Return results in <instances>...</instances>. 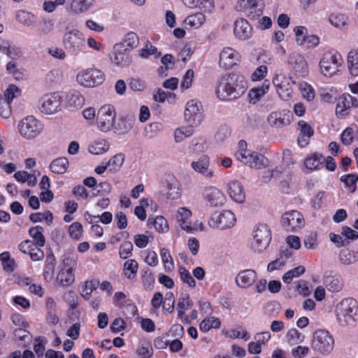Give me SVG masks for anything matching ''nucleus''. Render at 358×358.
Returning a JSON list of instances; mask_svg holds the SVG:
<instances>
[{
	"label": "nucleus",
	"mask_w": 358,
	"mask_h": 358,
	"mask_svg": "<svg viewBox=\"0 0 358 358\" xmlns=\"http://www.w3.org/2000/svg\"><path fill=\"white\" fill-rule=\"evenodd\" d=\"M247 87V81L243 76L226 74L220 78L217 94L222 100L236 99L245 92Z\"/></svg>",
	"instance_id": "nucleus-1"
},
{
	"label": "nucleus",
	"mask_w": 358,
	"mask_h": 358,
	"mask_svg": "<svg viewBox=\"0 0 358 358\" xmlns=\"http://www.w3.org/2000/svg\"><path fill=\"white\" fill-rule=\"evenodd\" d=\"M336 319L342 327H353L358 320V302L353 298H345L336 306Z\"/></svg>",
	"instance_id": "nucleus-2"
},
{
	"label": "nucleus",
	"mask_w": 358,
	"mask_h": 358,
	"mask_svg": "<svg viewBox=\"0 0 358 358\" xmlns=\"http://www.w3.org/2000/svg\"><path fill=\"white\" fill-rule=\"evenodd\" d=\"M238 145L239 149L235 154L238 161L255 169H262L268 166L267 158L257 152L248 149L245 141H241Z\"/></svg>",
	"instance_id": "nucleus-3"
},
{
	"label": "nucleus",
	"mask_w": 358,
	"mask_h": 358,
	"mask_svg": "<svg viewBox=\"0 0 358 358\" xmlns=\"http://www.w3.org/2000/svg\"><path fill=\"white\" fill-rule=\"evenodd\" d=\"M17 129L22 138L34 140L43 134L44 124L34 115H29L18 122Z\"/></svg>",
	"instance_id": "nucleus-4"
},
{
	"label": "nucleus",
	"mask_w": 358,
	"mask_h": 358,
	"mask_svg": "<svg viewBox=\"0 0 358 358\" xmlns=\"http://www.w3.org/2000/svg\"><path fill=\"white\" fill-rule=\"evenodd\" d=\"M64 94L54 92L44 94L38 102V110L44 115H54L62 110Z\"/></svg>",
	"instance_id": "nucleus-5"
},
{
	"label": "nucleus",
	"mask_w": 358,
	"mask_h": 358,
	"mask_svg": "<svg viewBox=\"0 0 358 358\" xmlns=\"http://www.w3.org/2000/svg\"><path fill=\"white\" fill-rule=\"evenodd\" d=\"M343 63V57L339 52L334 50L326 51L319 63L320 72L326 77H332L341 72Z\"/></svg>",
	"instance_id": "nucleus-6"
},
{
	"label": "nucleus",
	"mask_w": 358,
	"mask_h": 358,
	"mask_svg": "<svg viewBox=\"0 0 358 358\" xmlns=\"http://www.w3.org/2000/svg\"><path fill=\"white\" fill-rule=\"evenodd\" d=\"M78 264L77 258L73 255H67L62 259L56 276V282L59 286L67 287L75 280L74 271Z\"/></svg>",
	"instance_id": "nucleus-7"
},
{
	"label": "nucleus",
	"mask_w": 358,
	"mask_h": 358,
	"mask_svg": "<svg viewBox=\"0 0 358 358\" xmlns=\"http://www.w3.org/2000/svg\"><path fill=\"white\" fill-rule=\"evenodd\" d=\"M192 212L190 209L186 207L178 208L174 214V217L179 224L180 228L189 233L194 231H205L203 224L199 221H196L194 223L192 222Z\"/></svg>",
	"instance_id": "nucleus-8"
},
{
	"label": "nucleus",
	"mask_w": 358,
	"mask_h": 358,
	"mask_svg": "<svg viewBox=\"0 0 358 358\" xmlns=\"http://www.w3.org/2000/svg\"><path fill=\"white\" fill-rule=\"evenodd\" d=\"M334 339L325 329H317L313 334L312 348L322 355H329L334 349Z\"/></svg>",
	"instance_id": "nucleus-9"
},
{
	"label": "nucleus",
	"mask_w": 358,
	"mask_h": 358,
	"mask_svg": "<svg viewBox=\"0 0 358 358\" xmlns=\"http://www.w3.org/2000/svg\"><path fill=\"white\" fill-rule=\"evenodd\" d=\"M236 222L235 214L229 210H223L213 213L208 220V224L213 229L222 230L233 227Z\"/></svg>",
	"instance_id": "nucleus-10"
},
{
	"label": "nucleus",
	"mask_w": 358,
	"mask_h": 358,
	"mask_svg": "<svg viewBox=\"0 0 358 358\" xmlns=\"http://www.w3.org/2000/svg\"><path fill=\"white\" fill-rule=\"evenodd\" d=\"M273 85L279 97L284 101L289 100L293 94V85L296 83L292 77L282 73H276L273 78Z\"/></svg>",
	"instance_id": "nucleus-11"
},
{
	"label": "nucleus",
	"mask_w": 358,
	"mask_h": 358,
	"mask_svg": "<svg viewBox=\"0 0 358 358\" xmlns=\"http://www.w3.org/2000/svg\"><path fill=\"white\" fill-rule=\"evenodd\" d=\"M281 224L288 232H298L306 224L303 214L296 210H291L284 213L281 217Z\"/></svg>",
	"instance_id": "nucleus-12"
},
{
	"label": "nucleus",
	"mask_w": 358,
	"mask_h": 358,
	"mask_svg": "<svg viewBox=\"0 0 358 358\" xmlns=\"http://www.w3.org/2000/svg\"><path fill=\"white\" fill-rule=\"evenodd\" d=\"M116 113L114 107L111 105L101 106L96 116V124L98 129L102 132L111 131L115 125Z\"/></svg>",
	"instance_id": "nucleus-13"
},
{
	"label": "nucleus",
	"mask_w": 358,
	"mask_h": 358,
	"mask_svg": "<svg viewBox=\"0 0 358 358\" xmlns=\"http://www.w3.org/2000/svg\"><path fill=\"white\" fill-rule=\"evenodd\" d=\"M105 79L104 73L97 69L87 68L81 70L76 75V81L86 87H93L101 84Z\"/></svg>",
	"instance_id": "nucleus-14"
},
{
	"label": "nucleus",
	"mask_w": 358,
	"mask_h": 358,
	"mask_svg": "<svg viewBox=\"0 0 358 358\" xmlns=\"http://www.w3.org/2000/svg\"><path fill=\"white\" fill-rule=\"evenodd\" d=\"M62 43L64 48L74 55L83 51L85 47L84 35L76 29L66 31L63 36Z\"/></svg>",
	"instance_id": "nucleus-15"
},
{
	"label": "nucleus",
	"mask_w": 358,
	"mask_h": 358,
	"mask_svg": "<svg viewBox=\"0 0 358 358\" xmlns=\"http://www.w3.org/2000/svg\"><path fill=\"white\" fill-rule=\"evenodd\" d=\"M235 9L250 20H256L263 13V6L259 0H238Z\"/></svg>",
	"instance_id": "nucleus-16"
},
{
	"label": "nucleus",
	"mask_w": 358,
	"mask_h": 358,
	"mask_svg": "<svg viewBox=\"0 0 358 358\" xmlns=\"http://www.w3.org/2000/svg\"><path fill=\"white\" fill-rule=\"evenodd\" d=\"M271 239V233L268 227L260 224L254 231L251 247L255 251L262 252L268 246Z\"/></svg>",
	"instance_id": "nucleus-17"
},
{
	"label": "nucleus",
	"mask_w": 358,
	"mask_h": 358,
	"mask_svg": "<svg viewBox=\"0 0 358 358\" xmlns=\"http://www.w3.org/2000/svg\"><path fill=\"white\" fill-rule=\"evenodd\" d=\"M203 108L201 103L194 99L189 101L185 107V119L189 124L199 125L203 119Z\"/></svg>",
	"instance_id": "nucleus-18"
},
{
	"label": "nucleus",
	"mask_w": 358,
	"mask_h": 358,
	"mask_svg": "<svg viewBox=\"0 0 358 358\" xmlns=\"http://www.w3.org/2000/svg\"><path fill=\"white\" fill-rule=\"evenodd\" d=\"M202 196L206 203L213 208L222 206L226 202L224 193L215 186L206 187L203 190Z\"/></svg>",
	"instance_id": "nucleus-19"
},
{
	"label": "nucleus",
	"mask_w": 358,
	"mask_h": 358,
	"mask_svg": "<svg viewBox=\"0 0 358 358\" xmlns=\"http://www.w3.org/2000/svg\"><path fill=\"white\" fill-rule=\"evenodd\" d=\"M191 167L196 173L207 179H211L215 176L214 171L210 167V158L207 155H202L196 160L192 162Z\"/></svg>",
	"instance_id": "nucleus-20"
},
{
	"label": "nucleus",
	"mask_w": 358,
	"mask_h": 358,
	"mask_svg": "<svg viewBox=\"0 0 358 358\" xmlns=\"http://www.w3.org/2000/svg\"><path fill=\"white\" fill-rule=\"evenodd\" d=\"M268 124L274 128H282L291 122V114L289 110H282L271 113L267 117Z\"/></svg>",
	"instance_id": "nucleus-21"
},
{
	"label": "nucleus",
	"mask_w": 358,
	"mask_h": 358,
	"mask_svg": "<svg viewBox=\"0 0 358 358\" xmlns=\"http://www.w3.org/2000/svg\"><path fill=\"white\" fill-rule=\"evenodd\" d=\"M240 61V55L230 47H224L220 53L219 65L224 69H229Z\"/></svg>",
	"instance_id": "nucleus-22"
},
{
	"label": "nucleus",
	"mask_w": 358,
	"mask_h": 358,
	"mask_svg": "<svg viewBox=\"0 0 358 358\" xmlns=\"http://www.w3.org/2000/svg\"><path fill=\"white\" fill-rule=\"evenodd\" d=\"M234 34L239 40H247L252 34V27L245 19L238 18L234 22Z\"/></svg>",
	"instance_id": "nucleus-23"
},
{
	"label": "nucleus",
	"mask_w": 358,
	"mask_h": 358,
	"mask_svg": "<svg viewBox=\"0 0 358 358\" xmlns=\"http://www.w3.org/2000/svg\"><path fill=\"white\" fill-rule=\"evenodd\" d=\"M257 273L252 269H245L240 271L236 277V285L242 289L250 287L257 280Z\"/></svg>",
	"instance_id": "nucleus-24"
},
{
	"label": "nucleus",
	"mask_w": 358,
	"mask_h": 358,
	"mask_svg": "<svg viewBox=\"0 0 358 358\" xmlns=\"http://www.w3.org/2000/svg\"><path fill=\"white\" fill-rule=\"evenodd\" d=\"M138 35L134 32L127 33L122 42L114 45V50L117 52L131 51L138 45Z\"/></svg>",
	"instance_id": "nucleus-25"
},
{
	"label": "nucleus",
	"mask_w": 358,
	"mask_h": 358,
	"mask_svg": "<svg viewBox=\"0 0 358 358\" xmlns=\"http://www.w3.org/2000/svg\"><path fill=\"white\" fill-rule=\"evenodd\" d=\"M66 107L70 110L80 109L85 104L84 96L78 92H69L64 95Z\"/></svg>",
	"instance_id": "nucleus-26"
},
{
	"label": "nucleus",
	"mask_w": 358,
	"mask_h": 358,
	"mask_svg": "<svg viewBox=\"0 0 358 358\" xmlns=\"http://www.w3.org/2000/svg\"><path fill=\"white\" fill-rule=\"evenodd\" d=\"M228 192L231 198L236 202L242 203L245 200V192L241 182L231 180L228 184Z\"/></svg>",
	"instance_id": "nucleus-27"
},
{
	"label": "nucleus",
	"mask_w": 358,
	"mask_h": 358,
	"mask_svg": "<svg viewBox=\"0 0 358 358\" xmlns=\"http://www.w3.org/2000/svg\"><path fill=\"white\" fill-rule=\"evenodd\" d=\"M324 158L322 154L314 152L308 155L303 161V165L310 171L319 170L323 165Z\"/></svg>",
	"instance_id": "nucleus-28"
},
{
	"label": "nucleus",
	"mask_w": 358,
	"mask_h": 358,
	"mask_svg": "<svg viewBox=\"0 0 358 358\" xmlns=\"http://www.w3.org/2000/svg\"><path fill=\"white\" fill-rule=\"evenodd\" d=\"M269 88L270 82L268 80H265L262 86L252 88L248 94L250 103H257L268 92Z\"/></svg>",
	"instance_id": "nucleus-29"
},
{
	"label": "nucleus",
	"mask_w": 358,
	"mask_h": 358,
	"mask_svg": "<svg viewBox=\"0 0 358 358\" xmlns=\"http://www.w3.org/2000/svg\"><path fill=\"white\" fill-rule=\"evenodd\" d=\"M298 126L300 130L298 143L301 147H305L308 143V139L313 135L314 130L310 124L303 120L299 121Z\"/></svg>",
	"instance_id": "nucleus-30"
},
{
	"label": "nucleus",
	"mask_w": 358,
	"mask_h": 358,
	"mask_svg": "<svg viewBox=\"0 0 358 358\" xmlns=\"http://www.w3.org/2000/svg\"><path fill=\"white\" fill-rule=\"evenodd\" d=\"M182 195V185L180 182L176 180H171L167 187L166 197L167 199L174 201L178 199Z\"/></svg>",
	"instance_id": "nucleus-31"
},
{
	"label": "nucleus",
	"mask_w": 358,
	"mask_h": 358,
	"mask_svg": "<svg viewBox=\"0 0 358 358\" xmlns=\"http://www.w3.org/2000/svg\"><path fill=\"white\" fill-rule=\"evenodd\" d=\"M206 20V18L204 14L202 13H196L187 16L185 19L184 23L185 26H187L189 29H197L205 23Z\"/></svg>",
	"instance_id": "nucleus-32"
},
{
	"label": "nucleus",
	"mask_w": 358,
	"mask_h": 358,
	"mask_svg": "<svg viewBox=\"0 0 358 358\" xmlns=\"http://www.w3.org/2000/svg\"><path fill=\"white\" fill-rule=\"evenodd\" d=\"M110 148V144L103 138H97L89 145V151L93 155H102Z\"/></svg>",
	"instance_id": "nucleus-33"
},
{
	"label": "nucleus",
	"mask_w": 358,
	"mask_h": 358,
	"mask_svg": "<svg viewBox=\"0 0 358 358\" xmlns=\"http://www.w3.org/2000/svg\"><path fill=\"white\" fill-rule=\"evenodd\" d=\"M293 69L299 73L304 74L308 71V64L304 57L299 54H294L290 58Z\"/></svg>",
	"instance_id": "nucleus-34"
},
{
	"label": "nucleus",
	"mask_w": 358,
	"mask_h": 358,
	"mask_svg": "<svg viewBox=\"0 0 358 358\" xmlns=\"http://www.w3.org/2000/svg\"><path fill=\"white\" fill-rule=\"evenodd\" d=\"M90 6L87 0H71L68 10L73 14H80L87 11Z\"/></svg>",
	"instance_id": "nucleus-35"
},
{
	"label": "nucleus",
	"mask_w": 358,
	"mask_h": 358,
	"mask_svg": "<svg viewBox=\"0 0 358 358\" xmlns=\"http://www.w3.org/2000/svg\"><path fill=\"white\" fill-rule=\"evenodd\" d=\"M347 66L352 76H358V50H352L347 56Z\"/></svg>",
	"instance_id": "nucleus-36"
},
{
	"label": "nucleus",
	"mask_w": 358,
	"mask_h": 358,
	"mask_svg": "<svg viewBox=\"0 0 358 358\" xmlns=\"http://www.w3.org/2000/svg\"><path fill=\"white\" fill-rule=\"evenodd\" d=\"M69 165V161L66 157H59L50 163V169L54 173L64 174L67 171Z\"/></svg>",
	"instance_id": "nucleus-37"
},
{
	"label": "nucleus",
	"mask_w": 358,
	"mask_h": 358,
	"mask_svg": "<svg viewBox=\"0 0 358 358\" xmlns=\"http://www.w3.org/2000/svg\"><path fill=\"white\" fill-rule=\"evenodd\" d=\"M324 284L327 289L332 292H338L343 288L342 280L336 276L327 275L324 278Z\"/></svg>",
	"instance_id": "nucleus-38"
},
{
	"label": "nucleus",
	"mask_w": 358,
	"mask_h": 358,
	"mask_svg": "<svg viewBox=\"0 0 358 358\" xmlns=\"http://www.w3.org/2000/svg\"><path fill=\"white\" fill-rule=\"evenodd\" d=\"M329 22L334 27L344 29L348 24V17L344 14L334 13L329 15Z\"/></svg>",
	"instance_id": "nucleus-39"
},
{
	"label": "nucleus",
	"mask_w": 358,
	"mask_h": 358,
	"mask_svg": "<svg viewBox=\"0 0 358 358\" xmlns=\"http://www.w3.org/2000/svg\"><path fill=\"white\" fill-rule=\"evenodd\" d=\"M193 126H182L177 128L174 131V140L176 143H181L185 138L192 136L194 134Z\"/></svg>",
	"instance_id": "nucleus-40"
},
{
	"label": "nucleus",
	"mask_w": 358,
	"mask_h": 358,
	"mask_svg": "<svg viewBox=\"0 0 358 358\" xmlns=\"http://www.w3.org/2000/svg\"><path fill=\"white\" fill-rule=\"evenodd\" d=\"M159 255L164 264V271L167 273L173 271L175 266L169 250L166 248H162L159 250Z\"/></svg>",
	"instance_id": "nucleus-41"
},
{
	"label": "nucleus",
	"mask_w": 358,
	"mask_h": 358,
	"mask_svg": "<svg viewBox=\"0 0 358 358\" xmlns=\"http://www.w3.org/2000/svg\"><path fill=\"white\" fill-rule=\"evenodd\" d=\"M16 20L25 27L33 26L36 22V17L32 13L24 10H20L16 13Z\"/></svg>",
	"instance_id": "nucleus-42"
},
{
	"label": "nucleus",
	"mask_w": 358,
	"mask_h": 358,
	"mask_svg": "<svg viewBox=\"0 0 358 358\" xmlns=\"http://www.w3.org/2000/svg\"><path fill=\"white\" fill-rule=\"evenodd\" d=\"M138 54L140 57L143 59H148L152 55L154 56L155 58H158L162 55L161 52L150 42L145 43L144 47L138 50Z\"/></svg>",
	"instance_id": "nucleus-43"
},
{
	"label": "nucleus",
	"mask_w": 358,
	"mask_h": 358,
	"mask_svg": "<svg viewBox=\"0 0 358 358\" xmlns=\"http://www.w3.org/2000/svg\"><path fill=\"white\" fill-rule=\"evenodd\" d=\"M43 231L44 229L41 226L31 227L29 231L30 236L34 239L36 245L38 247H43L45 243Z\"/></svg>",
	"instance_id": "nucleus-44"
},
{
	"label": "nucleus",
	"mask_w": 358,
	"mask_h": 358,
	"mask_svg": "<svg viewBox=\"0 0 358 358\" xmlns=\"http://www.w3.org/2000/svg\"><path fill=\"white\" fill-rule=\"evenodd\" d=\"M138 268V264L135 259H128L124 264V274L130 280L136 278Z\"/></svg>",
	"instance_id": "nucleus-45"
},
{
	"label": "nucleus",
	"mask_w": 358,
	"mask_h": 358,
	"mask_svg": "<svg viewBox=\"0 0 358 358\" xmlns=\"http://www.w3.org/2000/svg\"><path fill=\"white\" fill-rule=\"evenodd\" d=\"M351 108L348 101L345 96L343 94L338 99V103L336 107V114L338 117H344L349 114V110Z\"/></svg>",
	"instance_id": "nucleus-46"
},
{
	"label": "nucleus",
	"mask_w": 358,
	"mask_h": 358,
	"mask_svg": "<svg viewBox=\"0 0 358 358\" xmlns=\"http://www.w3.org/2000/svg\"><path fill=\"white\" fill-rule=\"evenodd\" d=\"M221 325V322L217 317H206L201 321L199 325V329L203 332H208L211 329H219Z\"/></svg>",
	"instance_id": "nucleus-47"
},
{
	"label": "nucleus",
	"mask_w": 358,
	"mask_h": 358,
	"mask_svg": "<svg viewBox=\"0 0 358 358\" xmlns=\"http://www.w3.org/2000/svg\"><path fill=\"white\" fill-rule=\"evenodd\" d=\"M55 259L54 256L49 255L46 257L43 271V276L46 281H51L53 278L55 271Z\"/></svg>",
	"instance_id": "nucleus-48"
},
{
	"label": "nucleus",
	"mask_w": 358,
	"mask_h": 358,
	"mask_svg": "<svg viewBox=\"0 0 358 358\" xmlns=\"http://www.w3.org/2000/svg\"><path fill=\"white\" fill-rule=\"evenodd\" d=\"M306 268L303 266H299L294 268H292L288 271H287L282 275V281L286 284H289L292 282L294 278H296L300 277L305 273Z\"/></svg>",
	"instance_id": "nucleus-49"
},
{
	"label": "nucleus",
	"mask_w": 358,
	"mask_h": 358,
	"mask_svg": "<svg viewBox=\"0 0 358 358\" xmlns=\"http://www.w3.org/2000/svg\"><path fill=\"white\" fill-rule=\"evenodd\" d=\"M124 161V156L122 154H117L109 159L107 164L109 171L116 173L120 170Z\"/></svg>",
	"instance_id": "nucleus-50"
},
{
	"label": "nucleus",
	"mask_w": 358,
	"mask_h": 358,
	"mask_svg": "<svg viewBox=\"0 0 358 358\" xmlns=\"http://www.w3.org/2000/svg\"><path fill=\"white\" fill-rule=\"evenodd\" d=\"M288 251L281 252L280 257L268 264L267 270L272 272L275 270H279L284 267L286 264V259L289 257Z\"/></svg>",
	"instance_id": "nucleus-51"
},
{
	"label": "nucleus",
	"mask_w": 358,
	"mask_h": 358,
	"mask_svg": "<svg viewBox=\"0 0 358 358\" xmlns=\"http://www.w3.org/2000/svg\"><path fill=\"white\" fill-rule=\"evenodd\" d=\"M13 177L18 182L22 183L27 182L28 185L31 187L34 186L37 182V179L34 176L30 175L29 173L24 171L15 172Z\"/></svg>",
	"instance_id": "nucleus-52"
},
{
	"label": "nucleus",
	"mask_w": 358,
	"mask_h": 358,
	"mask_svg": "<svg viewBox=\"0 0 358 358\" xmlns=\"http://www.w3.org/2000/svg\"><path fill=\"white\" fill-rule=\"evenodd\" d=\"M148 222L152 223L159 233H166L169 229L168 222L163 216L156 217L153 222L149 219Z\"/></svg>",
	"instance_id": "nucleus-53"
},
{
	"label": "nucleus",
	"mask_w": 358,
	"mask_h": 358,
	"mask_svg": "<svg viewBox=\"0 0 358 358\" xmlns=\"http://www.w3.org/2000/svg\"><path fill=\"white\" fill-rule=\"evenodd\" d=\"M55 29V23L52 20H45L39 25L38 34L40 37H45L51 34Z\"/></svg>",
	"instance_id": "nucleus-54"
},
{
	"label": "nucleus",
	"mask_w": 358,
	"mask_h": 358,
	"mask_svg": "<svg viewBox=\"0 0 358 358\" xmlns=\"http://www.w3.org/2000/svg\"><path fill=\"white\" fill-rule=\"evenodd\" d=\"M5 100L11 103L14 99L19 98L22 94V91L15 85H10L4 92Z\"/></svg>",
	"instance_id": "nucleus-55"
},
{
	"label": "nucleus",
	"mask_w": 358,
	"mask_h": 358,
	"mask_svg": "<svg viewBox=\"0 0 358 358\" xmlns=\"http://www.w3.org/2000/svg\"><path fill=\"white\" fill-rule=\"evenodd\" d=\"M99 282L97 280H87L82 289L81 296L85 300H89L91 297L92 293L97 288Z\"/></svg>",
	"instance_id": "nucleus-56"
},
{
	"label": "nucleus",
	"mask_w": 358,
	"mask_h": 358,
	"mask_svg": "<svg viewBox=\"0 0 358 358\" xmlns=\"http://www.w3.org/2000/svg\"><path fill=\"white\" fill-rule=\"evenodd\" d=\"M299 90L303 99L308 101H312L315 97L313 87L307 83H302L299 85Z\"/></svg>",
	"instance_id": "nucleus-57"
},
{
	"label": "nucleus",
	"mask_w": 358,
	"mask_h": 358,
	"mask_svg": "<svg viewBox=\"0 0 358 358\" xmlns=\"http://www.w3.org/2000/svg\"><path fill=\"white\" fill-rule=\"evenodd\" d=\"M286 340L290 345H296L303 341L300 332L296 329H290L286 334Z\"/></svg>",
	"instance_id": "nucleus-58"
},
{
	"label": "nucleus",
	"mask_w": 358,
	"mask_h": 358,
	"mask_svg": "<svg viewBox=\"0 0 358 358\" xmlns=\"http://www.w3.org/2000/svg\"><path fill=\"white\" fill-rule=\"evenodd\" d=\"M29 219L33 222H39L45 220L47 223L50 224L53 220V215L50 211L47 210L43 213H32L29 215Z\"/></svg>",
	"instance_id": "nucleus-59"
},
{
	"label": "nucleus",
	"mask_w": 358,
	"mask_h": 358,
	"mask_svg": "<svg viewBox=\"0 0 358 358\" xmlns=\"http://www.w3.org/2000/svg\"><path fill=\"white\" fill-rule=\"evenodd\" d=\"M85 219L90 223H92L93 219L99 218V221L104 224H108L110 223L112 221V219H113L112 213L108 211H106L103 213H102L101 215H90L89 213H86L85 214Z\"/></svg>",
	"instance_id": "nucleus-60"
},
{
	"label": "nucleus",
	"mask_w": 358,
	"mask_h": 358,
	"mask_svg": "<svg viewBox=\"0 0 358 358\" xmlns=\"http://www.w3.org/2000/svg\"><path fill=\"white\" fill-rule=\"evenodd\" d=\"M341 180L345 183L346 187L349 188L350 192L353 193L356 190V184L358 181V176L351 173L347 174L341 178Z\"/></svg>",
	"instance_id": "nucleus-61"
},
{
	"label": "nucleus",
	"mask_w": 358,
	"mask_h": 358,
	"mask_svg": "<svg viewBox=\"0 0 358 358\" xmlns=\"http://www.w3.org/2000/svg\"><path fill=\"white\" fill-rule=\"evenodd\" d=\"M176 94L171 92H166L159 89L153 95V99L156 102L162 103L166 101H174L176 99Z\"/></svg>",
	"instance_id": "nucleus-62"
},
{
	"label": "nucleus",
	"mask_w": 358,
	"mask_h": 358,
	"mask_svg": "<svg viewBox=\"0 0 358 358\" xmlns=\"http://www.w3.org/2000/svg\"><path fill=\"white\" fill-rule=\"evenodd\" d=\"M294 32L295 34V40L296 43L299 45H304L306 43V38L308 36V30L306 27L303 26L296 27L294 29Z\"/></svg>",
	"instance_id": "nucleus-63"
},
{
	"label": "nucleus",
	"mask_w": 358,
	"mask_h": 358,
	"mask_svg": "<svg viewBox=\"0 0 358 358\" xmlns=\"http://www.w3.org/2000/svg\"><path fill=\"white\" fill-rule=\"evenodd\" d=\"M320 96L323 101L333 103L337 96V92L334 88L324 87L321 89Z\"/></svg>",
	"instance_id": "nucleus-64"
}]
</instances>
